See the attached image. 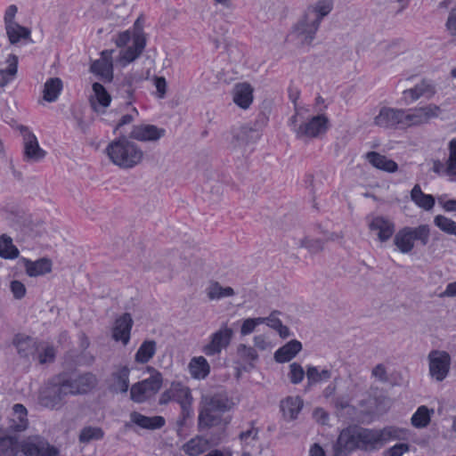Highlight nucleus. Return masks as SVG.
<instances>
[{
  "label": "nucleus",
  "instance_id": "603ef678",
  "mask_svg": "<svg viewBox=\"0 0 456 456\" xmlns=\"http://www.w3.org/2000/svg\"><path fill=\"white\" fill-rule=\"evenodd\" d=\"M260 324H264L263 317L247 318L243 320L240 326V335L248 336L251 334Z\"/></svg>",
  "mask_w": 456,
  "mask_h": 456
},
{
  "label": "nucleus",
  "instance_id": "4d7b16f0",
  "mask_svg": "<svg viewBox=\"0 0 456 456\" xmlns=\"http://www.w3.org/2000/svg\"><path fill=\"white\" fill-rule=\"evenodd\" d=\"M55 357V349L52 346L42 345L40 351L38 353V362L40 363L51 362L54 360Z\"/></svg>",
  "mask_w": 456,
  "mask_h": 456
},
{
  "label": "nucleus",
  "instance_id": "a878e982",
  "mask_svg": "<svg viewBox=\"0 0 456 456\" xmlns=\"http://www.w3.org/2000/svg\"><path fill=\"white\" fill-rule=\"evenodd\" d=\"M333 9L332 0H319L314 5H311L305 11L307 19L320 25L322 20L327 16Z\"/></svg>",
  "mask_w": 456,
  "mask_h": 456
},
{
  "label": "nucleus",
  "instance_id": "58836bf2",
  "mask_svg": "<svg viewBox=\"0 0 456 456\" xmlns=\"http://www.w3.org/2000/svg\"><path fill=\"white\" fill-rule=\"evenodd\" d=\"M62 90V81L59 77H51L46 80L44 86V100L49 102H55Z\"/></svg>",
  "mask_w": 456,
  "mask_h": 456
},
{
  "label": "nucleus",
  "instance_id": "412c9836",
  "mask_svg": "<svg viewBox=\"0 0 456 456\" xmlns=\"http://www.w3.org/2000/svg\"><path fill=\"white\" fill-rule=\"evenodd\" d=\"M93 94L89 97L91 107L96 112H104L111 102V96L100 83H94L92 86Z\"/></svg>",
  "mask_w": 456,
  "mask_h": 456
},
{
  "label": "nucleus",
  "instance_id": "a211bd4d",
  "mask_svg": "<svg viewBox=\"0 0 456 456\" xmlns=\"http://www.w3.org/2000/svg\"><path fill=\"white\" fill-rule=\"evenodd\" d=\"M166 134L164 128L158 127L151 124H140L134 126L129 137L143 142H155L162 138Z\"/></svg>",
  "mask_w": 456,
  "mask_h": 456
},
{
  "label": "nucleus",
  "instance_id": "e433bc0d",
  "mask_svg": "<svg viewBox=\"0 0 456 456\" xmlns=\"http://www.w3.org/2000/svg\"><path fill=\"white\" fill-rule=\"evenodd\" d=\"M7 68L0 69V87L6 86L17 75L18 71V57L10 54L6 59Z\"/></svg>",
  "mask_w": 456,
  "mask_h": 456
},
{
  "label": "nucleus",
  "instance_id": "de8ad7c7",
  "mask_svg": "<svg viewBox=\"0 0 456 456\" xmlns=\"http://www.w3.org/2000/svg\"><path fill=\"white\" fill-rule=\"evenodd\" d=\"M104 436L102 428L87 426L81 429L78 440L81 444H88L94 440H101Z\"/></svg>",
  "mask_w": 456,
  "mask_h": 456
},
{
  "label": "nucleus",
  "instance_id": "864d4df0",
  "mask_svg": "<svg viewBox=\"0 0 456 456\" xmlns=\"http://www.w3.org/2000/svg\"><path fill=\"white\" fill-rule=\"evenodd\" d=\"M294 246L297 248H305L311 252H317L322 249L323 243L320 240L304 238L295 241Z\"/></svg>",
  "mask_w": 456,
  "mask_h": 456
},
{
  "label": "nucleus",
  "instance_id": "aec40b11",
  "mask_svg": "<svg viewBox=\"0 0 456 456\" xmlns=\"http://www.w3.org/2000/svg\"><path fill=\"white\" fill-rule=\"evenodd\" d=\"M369 228L371 232H376L381 242L387 241L395 232V224L382 216L373 217L369 223Z\"/></svg>",
  "mask_w": 456,
  "mask_h": 456
},
{
  "label": "nucleus",
  "instance_id": "7c9ffc66",
  "mask_svg": "<svg viewBox=\"0 0 456 456\" xmlns=\"http://www.w3.org/2000/svg\"><path fill=\"white\" fill-rule=\"evenodd\" d=\"M12 343L21 357H28L29 355H33L36 351L39 350L34 339L23 334L16 335Z\"/></svg>",
  "mask_w": 456,
  "mask_h": 456
},
{
  "label": "nucleus",
  "instance_id": "f03ea898",
  "mask_svg": "<svg viewBox=\"0 0 456 456\" xmlns=\"http://www.w3.org/2000/svg\"><path fill=\"white\" fill-rule=\"evenodd\" d=\"M0 449L10 456H17L19 452L24 456H60L59 450L38 435L29 436L21 441L15 436H2Z\"/></svg>",
  "mask_w": 456,
  "mask_h": 456
},
{
  "label": "nucleus",
  "instance_id": "79ce46f5",
  "mask_svg": "<svg viewBox=\"0 0 456 456\" xmlns=\"http://www.w3.org/2000/svg\"><path fill=\"white\" fill-rule=\"evenodd\" d=\"M20 255L18 248L13 244L12 239L3 234L0 236V256L4 259H16Z\"/></svg>",
  "mask_w": 456,
  "mask_h": 456
},
{
  "label": "nucleus",
  "instance_id": "052dcab7",
  "mask_svg": "<svg viewBox=\"0 0 456 456\" xmlns=\"http://www.w3.org/2000/svg\"><path fill=\"white\" fill-rule=\"evenodd\" d=\"M11 290L13 294V297L16 298V299H21L22 297H25L26 295V288H25V285L19 281H12L11 282Z\"/></svg>",
  "mask_w": 456,
  "mask_h": 456
},
{
  "label": "nucleus",
  "instance_id": "49530a36",
  "mask_svg": "<svg viewBox=\"0 0 456 456\" xmlns=\"http://www.w3.org/2000/svg\"><path fill=\"white\" fill-rule=\"evenodd\" d=\"M305 375L308 386H313L330 379L331 378V371L328 369L319 370L315 366H308Z\"/></svg>",
  "mask_w": 456,
  "mask_h": 456
},
{
  "label": "nucleus",
  "instance_id": "9b49d317",
  "mask_svg": "<svg viewBox=\"0 0 456 456\" xmlns=\"http://www.w3.org/2000/svg\"><path fill=\"white\" fill-rule=\"evenodd\" d=\"M232 337V329L228 327L226 323H224L210 335L208 343L202 347V352L207 356L218 355L224 349L229 346Z\"/></svg>",
  "mask_w": 456,
  "mask_h": 456
},
{
  "label": "nucleus",
  "instance_id": "680f3d73",
  "mask_svg": "<svg viewBox=\"0 0 456 456\" xmlns=\"http://www.w3.org/2000/svg\"><path fill=\"white\" fill-rule=\"evenodd\" d=\"M17 12L18 8L15 4H11L6 8L4 16V27L13 23H17L15 21V16L17 14Z\"/></svg>",
  "mask_w": 456,
  "mask_h": 456
},
{
  "label": "nucleus",
  "instance_id": "bb28decb",
  "mask_svg": "<svg viewBox=\"0 0 456 456\" xmlns=\"http://www.w3.org/2000/svg\"><path fill=\"white\" fill-rule=\"evenodd\" d=\"M28 426V411L21 403L12 406V416L9 420V429L12 431H23Z\"/></svg>",
  "mask_w": 456,
  "mask_h": 456
},
{
  "label": "nucleus",
  "instance_id": "6e6552de",
  "mask_svg": "<svg viewBox=\"0 0 456 456\" xmlns=\"http://www.w3.org/2000/svg\"><path fill=\"white\" fill-rule=\"evenodd\" d=\"M151 377L134 384L130 389V396L134 402L142 403L157 394L163 382L162 375L152 367L147 368Z\"/></svg>",
  "mask_w": 456,
  "mask_h": 456
},
{
  "label": "nucleus",
  "instance_id": "393cba45",
  "mask_svg": "<svg viewBox=\"0 0 456 456\" xmlns=\"http://www.w3.org/2000/svg\"><path fill=\"white\" fill-rule=\"evenodd\" d=\"M366 160L375 168L387 172L395 173L398 170V165L393 159L377 151H369L365 155Z\"/></svg>",
  "mask_w": 456,
  "mask_h": 456
},
{
  "label": "nucleus",
  "instance_id": "423d86ee",
  "mask_svg": "<svg viewBox=\"0 0 456 456\" xmlns=\"http://www.w3.org/2000/svg\"><path fill=\"white\" fill-rule=\"evenodd\" d=\"M430 238L428 224H420L416 227L405 226L400 229L394 237V244L402 254L410 253L415 246V241L426 246Z\"/></svg>",
  "mask_w": 456,
  "mask_h": 456
},
{
  "label": "nucleus",
  "instance_id": "473e14b6",
  "mask_svg": "<svg viewBox=\"0 0 456 456\" xmlns=\"http://www.w3.org/2000/svg\"><path fill=\"white\" fill-rule=\"evenodd\" d=\"M411 200L419 208L429 211L436 203L435 198L431 194H426L422 191L419 184H415L411 191Z\"/></svg>",
  "mask_w": 456,
  "mask_h": 456
},
{
  "label": "nucleus",
  "instance_id": "338daca9",
  "mask_svg": "<svg viewBox=\"0 0 456 456\" xmlns=\"http://www.w3.org/2000/svg\"><path fill=\"white\" fill-rule=\"evenodd\" d=\"M247 132L248 129L246 127H241L234 132L233 140L232 142L234 148L240 147L243 144V136L247 134Z\"/></svg>",
  "mask_w": 456,
  "mask_h": 456
},
{
  "label": "nucleus",
  "instance_id": "c756f323",
  "mask_svg": "<svg viewBox=\"0 0 456 456\" xmlns=\"http://www.w3.org/2000/svg\"><path fill=\"white\" fill-rule=\"evenodd\" d=\"M304 403L299 396H289L281 401V408L283 416L288 420H292L297 418V415L303 408Z\"/></svg>",
  "mask_w": 456,
  "mask_h": 456
},
{
  "label": "nucleus",
  "instance_id": "774afa93",
  "mask_svg": "<svg viewBox=\"0 0 456 456\" xmlns=\"http://www.w3.org/2000/svg\"><path fill=\"white\" fill-rule=\"evenodd\" d=\"M264 323H266L270 328L276 330L281 328V321L276 317V312L272 313L268 317H263Z\"/></svg>",
  "mask_w": 456,
  "mask_h": 456
},
{
  "label": "nucleus",
  "instance_id": "7ed1b4c3",
  "mask_svg": "<svg viewBox=\"0 0 456 456\" xmlns=\"http://www.w3.org/2000/svg\"><path fill=\"white\" fill-rule=\"evenodd\" d=\"M105 151L114 165L125 169L139 165L144 155L140 146L125 135L110 142Z\"/></svg>",
  "mask_w": 456,
  "mask_h": 456
},
{
  "label": "nucleus",
  "instance_id": "bf43d9fd",
  "mask_svg": "<svg viewBox=\"0 0 456 456\" xmlns=\"http://www.w3.org/2000/svg\"><path fill=\"white\" fill-rule=\"evenodd\" d=\"M409 451L407 444H397L384 452V456H403Z\"/></svg>",
  "mask_w": 456,
  "mask_h": 456
},
{
  "label": "nucleus",
  "instance_id": "6ab92c4d",
  "mask_svg": "<svg viewBox=\"0 0 456 456\" xmlns=\"http://www.w3.org/2000/svg\"><path fill=\"white\" fill-rule=\"evenodd\" d=\"M112 53V50L102 51L101 58L94 61L90 67V71L103 82H111L113 79Z\"/></svg>",
  "mask_w": 456,
  "mask_h": 456
},
{
  "label": "nucleus",
  "instance_id": "72a5a7b5",
  "mask_svg": "<svg viewBox=\"0 0 456 456\" xmlns=\"http://www.w3.org/2000/svg\"><path fill=\"white\" fill-rule=\"evenodd\" d=\"M224 412L213 408L200 407L199 414V426L210 428L217 426L222 421V416Z\"/></svg>",
  "mask_w": 456,
  "mask_h": 456
},
{
  "label": "nucleus",
  "instance_id": "ea45409f",
  "mask_svg": "<svg viewBox=\"0 0 456 456\" xmlns=\"http://www.w3.org/2000/svg\"><path fill=\"white\" fill-rule=\"evenodd\" d=\"M208 448V442L202 436H195L183 445V451L189 456H198Z\"/></svg>",
  "mask_w": 456,
  "mask_h": 456
},
{
  "label": "nucleus",
  "instance_id": "f257e3e1",
  "mask_svg": "<svg viewBox=\"0 0 456 456\" xmlns=\"http://www.w3.org/2000/svg\"><path fill=\"white\" fill-rule=\"evenodd\" d=\"M441 112V108L432 103L411 109L381 106L374 116L372 124L383 129H407L428 124Z\"/></svg>",
  "mask_w": 456,
  "mask_h": 456
},
{
  "label": "nucleus",
  "instance_id": "c9c22d12",
  "mask_svg": "<svg viewBox=\"0 0 456 456\" xmlns=\"http://www.w3.org/2000/svg\"><path fill=\"white\" fill-rule=\"evenodd\" d=\"M301 349L302 344L293 339L279 348L274 354V358L278 362H286L294 358Z\"/></svg>",
  "mask_w": 456,
  "mask_h": 456
},
{
  "label": "nucleus",
  "instance_id": "f3484780",
  "mask_svg": "<svg viewBox=\"0 0 456 456\" xmlns=\"http://www.w3.org/2000/svg\"><path fill=\"white\" fill-rule=\"evenodd\" d=\"M329 119L324 115L313 117L309 121L303 123L295 133L298 138H314L324 134L328 129Z\"/></svg>",
  "mask_w": 456,
  "mask_h": 456
},
{
  "label": "nucleus",
  "instance_id": "5701e85b",
  "mask_svg": "<svg viewBox=\"0 0 456 456\" xmlns=\"http://www.w3.org/2000/svg\"><path fill=\"white\" fill-rule=\"evenodd\" d=\"M133 326V320L129 314H124L118 318L112 330V337L116 341H121L126 345L130 339V332Z\"/></svg>",
  "mask_w": 456,
  "mask_h": 456
},
{
  "label": "nucleus",
  "instance_id": "37998d69",
  "mask_svg": "<svg viewBox=\"0 0 456 456\" xmlns=\"http://www.w3.org/2000/svg\"><path fill=\"white\" fill-rule=\"evenodd\" d=\"M130 370L124 366L113 373V388L117 392L126 393L129 387Z\"/></svg>",
  "mask_w": 456,
  "mask_h": 456
},
{
  "label": "nucleus",
  "instance_id": "ddd939ff",
  "mask_svg": "<svg viewBox=\"0 0 456 456\" xmlns=\"http://www.w3.org/2000/svg\"><path fill=\"white\" fill-rule=\"evenodd\" d=\"M320 25L307 19V14L304 16L294 26L289 37L297 46H309L314 39L315 34Z\"/></svg>",
  "mask_w": 456,
  "mask_h": 456
},
{
  "label": "nucleus",
  "instance_id": "4468645a",
  "mask_svg": "<svg viewBox=\"0 0 456 456\" xmlns=\"http://www.w3.org/2000/svg\"><path fill=\"white\" fill-rule=\"evenodd\" d=\"M159 404H167L170 402L178 403L183 411H187L192 402L191 390L180 382H173L169 388L165 390L159 397Z\"/></svg>",
  "mask_w": 456,
  "mask_h": 456
},
{
  "label": "nucleus",
  "instance_id": "e2e57ef3",
  "mask_svg": "<svg viewBox=\"0 0 456 456\" xmlns=\"http://www.w3.org/2000/svg\"><path fill=\"white\" fill-rule=\"evenodd\" d=\"M154 85L157 89V96L163 99L167 93V81L163 77H156L154 78Z\"/></svg>",
  "mask_w": 456,
  "mask_h": 456
},
{
  "label": "nucleus",
  "instance_id": "4c0bfd02",
  "mask_svg": "<svg viewBox=\"0 0 456 456\" xmlns=\"http://www.w3.org/2000/svg\"><path fill=\"white\" fill-rule=\"evenodd\" d=\"M4 28L8 40L12 45H16L22 39H28L30 37V29L19 23L5 26Z\"/></svg>",
  "mask_w": 456,
  "mask_h": 456
},
{
  "label": "nucleus",
  "instance_id": "4be33fe9",
  "mask_svg": "<svg viewBox=\"0 0 456 456\" xmlns=\"http://www.w3.org/2000/svg\"><path fill=\"white\" fill-rule=\"evenodd\" d=\"M253 87L247 82L238 83L232 89L234 103L243 110L249 108L253 102Z\"/></svg>",
  "mask_w": 456,
  "mask_h": 456
},
{
  "label": "nucleus",
  "instance_id": "09e8293b",
  "mask_svg": "<svg viewBox=\"0 0 456 456\" xmlns=\"http://www.w3.org/2000/svg\"><path fill=\"white\" fill-rule=\"evenodd\" d=\"M431 412L427 406H420L412 415L411 421L413 427L417 428H426L431 419Z\"/></svg>",
  "mask_w": 456,
  "mask_h": 456
},
{
  "label": "nucleus",
  "instance_id": "8fccbe9b",
  "mask_svg": "<svg viewBox=\"0 0 456 456\" xmlns=\"http://www.w3.org/2000/svg\"><path fill=\"white\" fill-rule=\"evenodd\" d=\"M258 428L251 425L240 434V440L245 448L254 447L258 441Z\"/></svg>",
  "mask_w": 456,
  "mask_h": 456
},
{
  "label": "nucleus",
  "instance_id": "cd10ccee",
  "mask_svg": "<svg viewBox=\"0 0 456 456\" xmlns=\"http://www.w3.org/2000/svg\"><path fill=\"white\" fill-rule=\"evenodd\" d=\"M130 419L135 425L146 429H158L166 423L165 419L161 416L147 417L136 411L130 414Z\"/></svg>",
  "mask_w": 456,
  "mask_h": 456
},
{
  "label": "nucleus",
  "instance_id": "2f4dec72",
  "mask_svg": "<svg viewBox=\"0 0 456 456\" xmlns=\"http://www.w3.org/2000/svg\"><path fill=\"white\" fill-rule=\"evenodd\" d=\"M403 94L405 99L415 102L423 96L430 98L435 94V89L431 84L423 80L414 87L404 90Z\"/></svg>",
  "mask_w": 456,
  "mask_h": 456
},
{
  "label": "nucleus",
  "instance_id": "13d9d810",
  "mask_svg": "<svg viewBox=\"0 0 456 456\" xmlns=\"http://www.w3.org/2000/svg\"><path fill=\"white\" fill-rule=\"evenodd\" d=\"M371 377L380 383L388 381L387 369L383 363H379L371 370Z\"/></svg>",
  "mask_w": 456,
  "mask_h": 456
},
{
  "label": "nucleus",
  "instance_id": "f704fd0d",
  "mask_svg": "<svg viewBox=\"0 0 456 456\" xmlns=\"http://www.w3.org/2000/svg\"><path fill=\"white\" fill-rule=\"evenodd\" d=\"M25 268L28 276H41L52 271V262L47 258H41L37 261L25 260Z\"/></svg>",
  "mask_w": 456,
  "mask_h": 456
},
{
  "label": "nucleus",
  "instance_id": "20e7f679",
  "mask_svg": "<svg viewBox=\"0 0 456 456\" xmlns=\"http://www.w3.org/2000/svg\"><path fill=\"white\" fill-rule=\"evenodd\" d=\"M359 449L373 451L379 449L386 443L393 440L405 439L407 430L395 427H387L383 429H369L357 427Z\"/></svg>",
  "mask_w": 456,
  "mask_h": 456
},
{
  "label": "nucleus",
  "instance_id": "0e129e2a",
  "mask_svg": "<svg viewBox=\"0 0 456 456\" xmlns=\"http://www.w3.org/2000/svg\"><path fill=\"white\" fill-rule=\"evenodd\" d=\"M254 346L259 350L265 351L271 348V344L264 335L255 336L253 338Z\"/></svg>",
  "mask_w": 456,
  "mask_h": 456
},
{
  "label": "nucleus",
  "instance_id": "c03bdc74",
  "mask_svg": "<svg viewBox=\"0 0 456 456\" xmlns=\"http://www.w3.org/2000/svg\"><path fill=\"white\" fill-rule=\"evenodd\" d=\"M449 157L445 163V175L452 182H456V138L452 139L448 144Z\"/></svg>",
  "mask_w": 456,
  "mask_h": 456
},
{
  "label": "nucleus",
  "instance_id": "a19ab883",
  "mask_svg": "<svg viewBox=\"0 0 456 456\" xmlns=\"http://www.w3.org/2000/svg\"><path fill=\"white\" fill-rule=\"evenodd\" d=\"M157 345L154 340H145L139 346L134 355V360L138 363H147L155 354Z\"/></svg>",
  "mask_w": 456,
  "mask_h": 456
},
{
  "label": "nucleus",
  "instance_id": "0eeeda50",
  "mask_svg": "<svg viewBox=\"0 0 456 456\" xmlns=\"http://www.w3.org/2000/svg\"><path fill=\"white\" fill-rule=\"evenodd\" d=\"M67 395H84L94 389L98 383L97 378L91 372L82 374L61 373L57 376Z\"/></svg>",
  "mask_w": 456,
  "mask_h": 456
},
{
  "label": "nucleus",
  "instance_id": "f8f14e48",
  "mask_svg": "<svg viewBox=\"0 0 456 456\" xmlns=\"http://www.w3.org/2000/svg\"><path fill=\"white\" fill-rule=\"evenodd\" d=\"M320 25L307 19V14L304 16L294 26L289 37L297 46H309L314 39L315 34Z\"/></svg>",
  "mask_w": 456,
  "mask_h": 456
},
{
  "label": "nucleus",
  "instance_id": "69168bd1",
  "mask_svg": "<svg viewBox=\"0 0 456 456\" xmlns=\"http://www.w3.org/2000/svg\"><path fill=\"white\" fill-rule=\"evenodd\" d=\"M446 28L450 31L451 35L456 36V8H453L450 12L446 21Z\"/></svg>",
  "mask_w": 456,
  "mask_h": 456
},
{
  "label": "nucleus",
  "instance_id": "c85d7f7f",
  "mask_svg": "<svg viewBox=\"0 0 456 456\" xmlns=\"http://www.w3.org/2000/svg\"><path fill=\"white\" fill-rule=\"evenodd\" d=\"M188 369L191 376L196 379H204L210 373V365L204 356L192 357Z\"/></svg>",
  "mask_w": 456,
  "mask_h": 456
},
{
  "label": "nucleus",
  "instance_id": "2eb2a0df",
  "mask_svg": "<svg viewBox=\"0 0 456 456\" xmlns=\"http://www.w3.org/2000/svg\"><path fill=\"white\" fill-rule=\"evenodd\" d=\"M355 449H359L357 426L349 427L340 432L333 445V456H347Z\"/></svg>",
  "mask_w": 456,
  "mask_h": 456
},
{
  "label": "nucleus",
  "instance_id": "a18cd8bd",
  "mask_svg": "<svg viewBox=\"0 0 456 456\" xmlns=\"http://www.w3.org/2000/svg\"><path fill=\"white\" fill-rule=\"evenodd\" d=\"M235 294L232 287H223L219 282H212L207 289V295L211 300L232 297Z\"/></svg>",
  "mask_w": 456,
  "mask_h": 456
},
{
  "label": "nucleus",
  "instance_id": "3c124183",
  "mask_svg": "<svg viewBox=\"0 0 456 456\" xmlns=\"http://www.w3.org/2000/svg\"><path fill=\"white\" fill-rule=\"evenodd\" d=\"M434 224L442 232L456 236V222L442 215L434 218Z\"/></svg>",
  "mask_w": 456,
  "mask_h": 456
},
{
  "label": "nucleus",
  "instance_id": "b1692460",
  "mask_svg": "<svg viewBox=\"0 0 456 456\" xmlns=\"http://www.w3.org/2000/svg\"><path fill=\"white\" fill-rule=\"evenodd\" d=\"M201 406L213 408L225 412L231 409L232 403L224 392L204 395L201 397Z\"/></svg>",
  "mask_w": 456,
  "mask_h": 456
},
{
  "label": "nucleus",
  "instance_id": "dca6fc26",
  "mask_svg": "<svg viewBox=\"0 0 456 456\" xmlns=\"http://www.w3.org/2000/svg\"><path fill=\"white\" fill-rule=\"evenodd\" d=\"M20 130L22 133L24 141V160L36 163L44 159L46 152L39 146L36 135L24 126H20Z\"/></svg>",
  "mask_w": 456,
  "mask_h": 456
},
{
  "label": "nucleus",
  "instance_id": "5fc2aeb1",
  "mask_svg": "<svg viewBox=\"0 0 456 456\" xmlns=\"http://www.w3.org/2000/svg\"><path fill=\"white\" fill-rule=\"evenodd\" d=\"M237 352L239 356L246 362L256 361L258 358L256 349L244 344L238 346Z\"/></svg>",
  "mask_w": 456,
  "mask_h": 456
},
{
  "label": "nucleus",
  "instance_id": "39448f33",
  "mask_svg": "<svg viewBox=\"0 0 456 456\" xmlns=\"http://www.w3.org/2000/svg\"><path fill=\"white\" fill-rule=\"evenodd\" d=\"M131 39L132 45L120 53V61L123 65H126L137 59L145 48L146 37L140 19L135 20L132 34L129 30L119 33L115 39V43L118 47H124Z\"/></svg>",
  "mask_w": 456,
  "mask_h": 456
},
{
  "label": "nucleus",
  "instance_id": "1a4fd4ad",
  "mask_svg": "<svg viewBox=\"0 0 456 456\" xmlns=\"http://www.w3.org/2000/svg\"><path fill=\"white\" fill-rule=\"evenodd\" d=\"M66 396V391L56 376L53 383L47 384L40 390L38 403L46 409L59 410L63 405Z\"/></svg>",
  "mask_w": 456,
  "mask_h": 456
},
{
  "label": "nucleus",
  "instance_id": "9d476101",
  "mask_svg": "<svg viewBox=\"0 0 456 456\" xmlns=\"http://www.w3.org/2000/svg\"><path fill=\"white\" fill-rule=\"evenodd\" d=\"M428 371L431 379L437 382L444 381L449 375L452 358L448 352L432 350L428 354Z\"/></svg>",
  "mask_w": 456,
  "mask_h": 456
},
{
  "label": "nucleus",
  "instance_id": "6e6d98bb",
  "mask_svg": "<svg viewBox=\"0 0 456 456\" xmlns=\"http://www.w3.org/2000/svg\"><path fill=\"white\" fill-rule=\"evenodd\" d=\"M305 377V370L303 367L297 363L293 362L289 365V378L292 384H299Z\"/></svg>",
  "mask_w": 456,
  "mask_h": 456
}]
</instances>
